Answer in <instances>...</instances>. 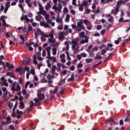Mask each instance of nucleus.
I'll return each instance as SVG.
<instances>
[{
  "mask_svg": "<svg viewBox=\"0 0 130 130\" xmlns=\"http://www.w3.org/2000/svg\"><path fill=\"white\" fill-rule=\"evenodd\" d=\"M10 117H8L6 118V120H7L6 122H3L2 123V124H10L11 122V121L10 120Z\"/></svg>",
  "mask_w": 130,
  "mask_h": 130,
  "instance_id": "14",
  "label": "nucleus"
},
{
  "mask_svg": "<svg viewBox=\"0 0 130 130\" xmlns=\"http://www.w3.org/2000/svg\"><path fill=\"white\" fill-rule=\"evenodd\" d=\"M53 52L52 54L54 55H56V54L57 48L56 47H54L52 49Z\"/></svg>",
  "mask_w": 130,
  "mask_h": 130,
  "instance_id": "26",
  "label": "nucleus"
},
{
  "mask_svg": "<svg viewBox=\"0 0 130 130\" xmlns=\"http://www.w3.org/2000/svg\"><path fill=\"white\" fill-rule=\"evenodd\" d=\"M79 10V11H82L83 10V6L81 5H78Z\"/></svg>",
  "mask_w": 130,
  "mask_h": 130,
  "instance_id": "35",
  "label": "nucleus"
},
{
  "mask_svg": "<svg viewBox=\"0 0 130 130\" xmlns=\"http://www.w3.org/2000/svg\"><path fill=\"white\" fill-rule=\"evenodd\" d=\"M80 21H82L83 22V24L84 23L85 25H86L87 26H91V24L89 21H88L87 20H80Z\"/></svg>",
  "mask_w": 130,
  "mask_h": 130,
  "instance_id": "12",
  "label": "nucleus"
},
{
  "mask_svg": "<svg viewBox=\"0 0 130 130\" xmlns=\"http://www.w3.org/2000/svg\"><path fill=\"white\" fill-rule=\"evenodd\" d=\"M41 53L40 52H37L36 53V55H34L33 57V62L35 64L38 63V61L36 60L37 57V60L39 61H41L43 60V58L41 57Z\"/></svg>",
  "mask_w": 130,
  "mask_h": 130,
  "instance_id": "2",
  "label": "nucleus"
},
{
  "mask_svg": "<svg viewBox=\"0 0 130 130\" xmlns=\"http://www.w3.org/2000/svg\"><path fill=\"white\" fill-rule=\"evenodd\" d=\"M70 17L69 14L66 15L65 19V22H68L69 21Z\"/></svg>",
  "mask_w": 130,
  "mask_h": 130,
  "instance_id": "29",
  "label": "nucleus"
},
{
  "mask_svg": "<svg viewBox=\"0 0 130 130\" xmlns=\"http://www.w3.org/2000/svg\"><path fill=\"white\" fill-rule=\"evenodd\" d=\"M76 30L78 31H81L82 29L85 30V27L83 24V22L80 21L77 22Z\"/></svg>",
  "mask_w": 130,
  "mask_h": 130,
  "instance_id": "4",
  "label": "nucleus"
},
{
  "mask_svg": "<svg viewBox=\"0 0 130 130\" xmlns=\"http://www.w3.org/2000/svg\"><path fill=\"white\" fill-rule=\"evenodd\" d=\"M119 10V9L118 7L116 6L115 8H114L111 10L110 13L113 14L114 15H115L117 13Z\"/></svg>",
  "mask_w": 130,
  "mask_h": 130,
  "instance_id": "9",
  "label": "nucleus"
},
{
  "mask_svg": "<svg viewBox=\"0 0 130 130\" xmlns=\"http://www.w3.org/2000/svg\"><path fill=\"white\" fill-rule=\"evenodd\" d=\"M130 121V115L128 117L126 118L125 120V122Z\"/></svg>",
  "mask_w": 130,
  "mask_h": 130,
  "instance_id": "59",
  "label": "nucleus"
},
{
  "mask_svg": "<svg viewBox=\"0 0 130 130\" xmlns=\"http://www.w3.org/2000/svg\"><path fill=\"white\" fill-rule=\"evenodd\" d=\"M58 90V86H56L55 87V89L53 91L52 90H50V92L51 94H55L57 92Z\"/></svg>",
  "mask_w": 130,
  "mask_h": 130,
  "instance_id": "16",
  "label": "nucleus"
},
{
  "mask_svg": "<svg viewBox=\"0 0 130 130\" xmlns=\"http://www.w3.org/2000/svg\"><path fill=\"white\" fill-rule=\"evenodd\" d=\"M72 29L71 28H68L67 30V33H66V34H67V33H71L72 32Z\"/></svg>",
  "mask_w": 130,
  "mask_h": 130,
  "instance_id": "58",
  "label": "nucleus"
},
{
  "mask_svg": "<svg viewBox=\"0 0 130 130\" xmlns=\"http://www.w3.org/2000/svg\"><path fill=\"white\" fill-rule=\"evenodd\" d=\"M63 28V26L61 25H59L57 27V29L60 30H62Z\"/></svg>",
  "mask_w": 130,
  "mask_h": 130,
  "instance_id": "50",
  "label": "nucleus"
},
{
  "mask_svg": "<svg viewBox=\"0 0 130 130\" xmlns=\"http://www.w3.org/2000/svg\"><path fill=\"white\" fill-rule=\"evenodd\" d=\"M92 61V58H87L86 59V62L87 63H90Z\"/></svg>",
  "mask_w": 130,
  "mask_h": 130,
  "instance_id": "38",
  "label": "nucleus"
},
{
  "mask_svg": "<svg viewBox=\"0 0 130 130\" xmlns=\"http://www.w3.org/2000/svg\"><path fill=\"white\" fill-rule=\"evenodd\" d=\"M47 23V22H40V25L41 26H43L45 28H49L50 27V26Z\"/></svg>",
  "mask_w": 130,
  "mask_h": 130,
  "instance_id": "8",
  "label": "nucleus"
},
{
  "mask_svg": "<svg viewBox=\"0 0 130 130\" xmlns=\"http://www.w3.org/2000/svg\"><path fill=\"white\" fill-rule=\"evenodd\" d=\"M72 3L73 5L74 6H76V0H72Z\"/></svg>",
  "mask_w": 130,
  "mask_h": 130,
  "instance_id": "52",
  "label": "nucleus"
},
{
  "mask_svg": "<svg viewBox=\"0 0 130 130\" xmlns=\"http://www.w3.org/2000/svg\"><path fill=\"white\" fill-rule=\"evenodd\" d=\"M68 9L66 7H65L63 9V12L64 13H66L67 12H68Z\"/></svg>",
  "mask_w": 130,
  "mask_h": 130,
  "instance_id": "47",
  "label": "nucleus"
},
{
  "mask_svg": "<svg viewBox=\"0 0 130 130\" xmlns=\"http://www.w3.org/2000/svg\"><path fill=\"white\" fill-rule=\"evenodd\" d=\"M37 31L39 34L41 35H44V33L41 31L39 29H37Z\"/></svg>",
  "mask_w": 130,
  "mask_h": 130,
  "instance_id": "36",
  "label": "nucleus"
},
{
  "mask_svg": "<svg viewBox=\"0 0 130 130\" xmlns=\"http://www.w3.org/2000/svg\"><path fill=\"white\" fill-rule=\"evenodd\" d=\"M69 28L68 26L67 25H65L64 27V30L67 31Z\"/></svg>",
  "mask_w": 130,
  "mask_h": 130,
  "instance_id": "60",
  "label": "nucleus"
},
{
  "mask_svg": "<svg viewBox=\"0 0 130 130\" xmlns=\"http://www.w3.org/2000/svg\"><path fill=\"white\" fill-rule=\"evenodd\" d=\"M106 52V50L103 49L101 51V54L102 55H104L105 53Z\"/></svg>",
  "mask_w": 130,
  "mask_h": 130,
  "instance_id": "40",
  "label": "nucleus"
},
{
  "mask_svg": "<svg viewBox=\"0 0 130 130\" xmlns=\"http://www.w3.org/2000/svg\"><path fill=\"white\" fill-rule=\"evenodd\" d=\"M56 5L55 4L53 5L52 7V8L55 10V12H57L58 11V12H60L61 11V10L59 7H57Z\"/></svg>",
  "mask_w": 130,
  "mask_h": 130,
  "instance_id": "11",
  "label": "nucleus"
},
{
  "mask_svg": "<svg viewBox=\"0 0 130 130\" xmlns=\"http://www.w3.org/2000/svg\"><path fill=\"white\" fill-rule=\"evenodd\" d=\"M62 64L60 63H58L57 64V66L58 68V69H57V71H58L59 70H60L61 67V66Z\"/></svg>",
  "mask_w": 130,
  "mask_h": 130,
  "instance_id": "39",
  "label": "nucleus"
},
{
  "mask_svg": "<svg viewBox=\"0 0 130 130\" xmlns=\"http://www.w3.org/2000/svg\"><path fill=\"white\" fill-rule=\"evenodd\" d=\"M0 80L2 81L3 82H5L7 81V80L5 79V77L4 76H3L0 78Z\"/></svg>",
  "mask_w": 130,
  "mask_h": 130,
  "instance_id": "56",
  "label": "nucleus"
},
{
  "mask_svg": "<svg viewBox=\"0 0 130 130\" xmlns=\"http://www.w3.org/2000/svg\"><path fill=\"white\" fill-rule=\"evenodd\" d=\"M32 4L33 5L35 6L36 7L37 6V2L36 1H34L32 2Z\"/></svg>",
  "mask_w": 130,
  "mask_h": 130,
  "instance_id": "64",
  "label": "nucleus"
},
{
  "mask_svg": "<svg viewBox=\"0 0 130 130\" xmlns=\"http://www.w3.org/2000/svg\"><path fill=\"white\" fill-rule=\"evenodd\" d=\"M57 68V67L55 65H54L52 68V71L51 72L52 73H54L55 72V70Z\"/></svg>",
  "mask_w": 130,
  "mask_h": 130,
  "instance_id": "25",
  "label": "nucleus"
},
{
  "mask_svg": "<svg viewBox=\"0 0 130 130\" xmlns=\"http://www.w3.org/2000/svg\"><path fill=\"white\" fill-rule=\"evenodd\" d=\"M2 91L4 92V94H5V95H7V94L8 91L6 88L5 87H3L2 89Z\"/></svg>",
  "mask_w": 130,
  "mask_h": 130,
  "instance_id": "28",
  "label": "nucleus"
},
{
  "mask_svg": "<svg viewBox=\"0 0 130 130\" xmlns=\"http://www.w3.org/2000/svg\"><path fill=\"white\" fill-rule=\"evenodd\" d=\"M24 18L26 22H30V19L28 18L27 15H25L24 16Z\"/></svg>",
  "mask_w": 130,
  "mask_h": 130,
  "instance_id": "37",
  "label": "nucleus"
},
{
  "mask_svg": "<svg viewBox=\"0 0 130 130\" xmlns=\"http://www.w3.org/2000/svg\"><path fill=\"white\" fill-rule=\"evenodd\" d=\"M48 41L50 43H52L51 44V46H56L58 44V42H56V40L54 39V38L53 39H48Z\"/></svg>",
  "mask_w": 130,
  "mask_h": 130,
  "instance_id": "7",
  "label": "nucleus"
},
{
  "mask_svg": "<svg viewBox=\"0 0 130 130\" xmlns=\"http://www.w3.org/2000/svg\"><path fill=\"white\" fill-rule=\"evenodd\" d=\"M101 2L102 4H105L108 2H109L107 0H101Z\"/></svg>",
  "mask_w": 130,
  "mask_h": 130,
  "instance_id": "41",
  "label": "nucleus"
},
{
  "mask_svg": "<svg viewBox=\"0 0 130 130\" xmlns=\"http://www.w3.org/2000/svg\"><path fill=\"white\" fill-rule=\"evenodd\" d=\"M30 107H32L34 105V103L33 102L31 101L30 102Z\"/></svg>",
  "mask_w": 130,
  "mask_h": 130,
  "instance_id": "57",
  "label": "nucleus"
},
{
  "mask_svg": "<svg viewBox=\"0 0 130 130\" xmlns=\"http://www.w3.org/2000/svg\"><path fill=\"white\" fill-rule=\"evenodd\" d=\"M85 32L83 31L80 32L79 34V36L81 37H82L85 35Z\"/></svg>",
  "mask_w": 130,
  "mask_h": 130,
  "instance_id": "48",
  "label": "nucleus"
},
{
  "mask_svg": "<svg viewBox=\"0 0 130 130\" xmlns=\"http://www.w3.org/2000/svg\"><path fill=\"white\" fill-rule=\"evenodd\" d=\"M88 4V2L86 1H84L83 2L82 5L83 6H86Z\"/></svg>",
  "mask_w": 130,
  "mask_h": 130,
  "instance_id": "43",
  "label": "nucleus"
},
{
  "mask_svg": "<svg viewBox=\"0 0 130 130\" xmlns=\"http://www.w3.org/2000/svg\"><path fill=\"white\" fill-rule=\"evenodd\" d=\"M67 72V70H63L61 73V74L62 75H65L66 74Z\"/></svg>",
  "mask_w": 130,
  "mask_h": 130,
  "instance_id": "55",
  "label": "nucleus"
},
{
  "mask_svg": "<svg viewBox=\"0 0 130 130\" xmlns=\"http://www.w3.org/2000/svg\"><path fill=\"white\" fill-rule=\"evenodd\" d=\"M41 90L40 89L37 91V95L38 99L35 98L34 100L36 103L37 105L40 104L41 103V101L44 99V94L41 93Z\"/></svg>",
  "mask_w": 130,
  "mask_h": 130,
  "instance_id": "1",
  "label": "nucleus"
},
{
  "mask_svg": "<svg viewBox=\"0 0 130 130\" xmlns=\"http://www.w3.org/2000/svg\"><path fill=\"white\" fill-rule=\"evenodd\" d=\"M79 47L78 45H77V47L76 48L75 51H74V53H78L80 51L84 49V47H82L80 49L78 50Z\"/></svg>",
  "mask_w": 130,
  "mask_h": 130,
  "instance_id": "17",
  "label": "nucleus"
},
{
  "mask_svg": "<svg viewBox=\"0 0 130 130\" xmlns=\"http://www.w3.org/2000/svg\"><path fill=\"white\" fill-rule=\"evenodd\" d=\"M101 53L100 52H98L96 53V57L95 58V60L97 59H100L102 58V56L101 55Z\"/></svg>",
  "mask_w": 130,
  "mask_h": 130,
  "instance_id": "18",
  "label": "nucleus"
},
{
  "mask_svg": "<svg viewBox=\"0 0 130 130\" xmlns=\"http://www.w3.org/2000/svg\"><path fill=\"white\" fill-rule=\"evenodd\" d=\"M74 75L73 74H72L71 75V78L68 79V80L69 82L73 81L74 79Z\"/></svg>",
  "mask_w": 130,
  "mask_h": 130,
  "instance_id": "23",
  "label": "nucleus"
},
{
  "mask_svg": "<svg viewBox=\"0 0 130 130\" xmlns=\"http://www.w3.org/2000/svg\"><path fill=\"white\" fill-rule=\"evenodd\" d=\"M123 3V1L122 0H120L117 2V6H118V8H119V6Z\"/></svg>",
  "mask_w": 130,
  "mask_h": 130,
  "instance_id": "27",
  "label": "nucleus"
},
{
  "mask_svg": "<svg viewBox=\"0 0 130 130\" xmlns=\"http://www.w3.org/2000/svg\"><path fill=\"white\" fill-rule=\"evenodd\" d=\"M21 89V87L20 86L19 84H17V87L16 88H15V90H13V91H19Z\"/></svg>",
  "mask_w": 130,
  "mask_h": 130,
  "instance_id": "24",
  "label": "nucleus"
},
{
  "mask_svg": "<svg viewBox=\"0 0 130 130\" xmlns=\"http://www.w3.org/2000/svg\"><path fill=\"white\" fill-rule=\"evenodd\" d=\"M56 21L57 23H60L61 24L62 23V19L60 18V17L59 15H58L57 16Z\"/></svg>",
  "mask_w": 130,
  "mask_h": 130,
  "instance_id": "15",
  "label": "nucleus"
},
{
  "mask_svg": "<svg viewBox=\"0 0 130 130\" xmlns=\"http://www.w3.org/2000/svg\"><path fill=\"white\" fill-rule=\"evenodd\" d=\"M4 16H2L0 18V20H2V22L3 23V25L4 26H7V25L6 24L5 20V19H4Z\"/></svg>",
  "mask_w": 130,
  "mask_h": 130,
  "instance_id": "19",
  "label": "nucleus"
},
{
  "mask_svg": "<svg viewBox=\"0 0 130 130\" xmlns=\"http://www.w3.org/2000/svg\"><path fill=\"white\" fill-rule=\"evenodd\" d=\"M54 76L51 75H48L47 76V78L48 80H50L51 79H53L54 78Z\"/></svg>",
  "mask_w": 130,
  "mask_h": 130,
  "instance_id": "34",
  "label": "nucleus"
},
{
  "mask_svg": "<svg viewBox=\"0 0 130 130\" xmlns=\"http://www.w3.org/2000/svg\"><path fill=\"white\" fill-rule=\"evenodd\" d=\"M66 79L64 78V79L62 80L59 83H58V85L59 86L61 85L62 84H63L65 82V80Z\"/></svg>",
  "mask_w": 130,
  "mask_h": 130,
  "instance_id": "33",
  "label": "nucleus"
},
{
  "mask_svg": "<svg viewBox=\"0 0 130 130\" xmlns=\"http://www.w3.org/2000/svg\"><path fill=\"white\" fill-rule=\"evenodd\" d=\"M46 52L45 51V50L44 49H43V51H42V56L44 57L46 55Z\"/></svg>",
  "mask_w": 130,
  "mask_h": 130,
  "instance_id": "49",
  "label": "nucleus"
},
{
  "mask_svg": "<svg viewBox=\"0 0 130 130\" xmlns=\"http://www.w3.org/2000/svg\"><path fill=\"white\" fill-rule=\"evenodd\" d=\"M51 7V5L50 3H47L46 5L45 6L46 9L48 10Z\"/></svg>",
  "mask_w": 130,
  "mask_h": 130,
  "instance_id": "31",
  "label": "nucleus"
},
{
  "mask_svg": "<svg viewBox=\"0 0 130 130\" xmlns=\"http://www.w3.org/2000/svg\"><path fill=\"white\" fill-rule=\"evenodd\" d=\"M66 35L67 34L63 31H60L58 33V39L59 40H63L64 38V36Z\"/></svg>",
  "mask_w": 130,
  "mask_h": 130,
  "instance_id": "6",
  "label": "nucleus"
},
{
  "mask_svg": "<svg viewBox=\"0 0 130 130\" xmlns=\"http://www.w3.org/2000/svg\"><path fill=\"white\" fill-rule=\"evenodd\" d=\"M20 40H19L20 43L21 44H23L24 43L25 40L23 36L21 35L20 36Z\"/></svg>",
  "mask_w": 130,
  "mask_h": 130,
  "instance_id": "13",
  "label": "nucleus"
},
{
  "mask_svg": "<svg viewBox=\"0 0 130 130\" xmlns=\"http://www.w3.org/2000/svg\"><path fill=\"white\" fill-rule=\"evenodd\" d=\"M65 89L64 88H61V91H60V94H62L63 93Z\"/></svg>",
  "mask_w": 130,
  "mask_h": 130,
  "instance_id": "62",
  "label": "nucleus"
},
{
  "mask_svg": "<svg viewBox=\"0 0 130 130\" xmlns=\"http://www.w3.org/2000/svg\"><path fill=\"white\" fill-rule=\"evenodd\" d=\"M75 68V67L74 66H72L70 67V69L71 71H73L74 70Z\"/></svg>",
  "mask_w": 130,
  "mask_h": 130,
  "instance_id": "63",
  "label": "nucleus"
},
{
  "mask_svg": "<svg viewBox=\"0 0 130 130\" xmlns=\"http://www.w3.org/2000/svg\"><path fill=\"white\" fill-rule=\"evenodd\" d=\"M54 57H51L50 56L46 57V58L50 60H53Z\"/></svg>",
  "mask_w": 130,
  "mask_h": 130,
  "instance_id": "51",
  "label": "nucleus"
},
{
  "mask_svg": "<svg viewBox=\"0 0 130 130\" xmlns=\"http://www.w3.org/2000/svg\"><path fill=\"white\" fill-rule=\"evenodd\" d=\"M36 16V19L37 21H39L40 20L42 17L40 14Z\"/></svg>",
  "mask_w": 130,
  "mask_h": 130,
  "instance_id": "32",
  "label": "nucleus"
},
{
  "mask_svg": "<svg viewBox=\"0 0 130 130\" xmlns=\"http://www.w3.org/2000/svg\"><path fill=\"white\" fill-rule=\"evenodd\" d=\"M44 15V18L46 20V22L48 23H50L52 21V20L49 19L50 16L48 14H45Z\"/></svg>",
  "mask_w": 130,
  "mask_h": 130,
  "instance_id": "10",
  "label": "nucleus"
},
{
  "mask_svg": "<svg viewBox=\"0 0 130 130\" xmlns=\"http://www.w3.org/2000/svg\"><path fill=\"white\" fill-rule=\"evenodd\" d=\"M38 6H39V12L37 13V14H42L43 15H45L47 13V12L44 10V7L42 6L41 4L39 3L38 4Z\"/></svg>",
  "mask_w": 130,
  "mask_h": 130,
  "instance_id": "5",
  "label": "nucleus"
},
{
  "mask_svg": "<svg viewBox=\"0 0 130 130\" xmlns=\"http://www.w3.org/2000/svg\"><path fill=\"white\" fill-rule=\"evenodd\" d=\"M79 40V39L78 38H77L73 40H71V41L70 42V44L72 45L71 48L72 50H74L76 48H75L78 45L77 42Z\"/></svg>",
  "mask_w": 130,
  "mask_h": 130,
  "instance_id": "3",
  "label": "nucleus"
},
{
  "mask_svg": "<svg viewBox=\"0 0 130 130\" xmlns=\"http://www.w3.org/2000/svg\"><path fill=\"white\" fill-rule=\"evenodd\" d=\"M30 73L33 75H34L35 74V71L33 69H31L30 71Z\"/></svg>",
  "mask_w": 130,
  "mask_h": 130,
  "instance_id": "54",
  "label": "nucleus"
},
{
  "mask_svg": "<svg viewBox=\"0 0 130 130\" xmlns=\"http://www.w3.org/2000/svg\"><path fill=\"white\" fill-rule=\"evenodd\" d=\"M51 49V47L50 46H48L46 49L47 53V56H50L51 52L50 51Z\"/></svg>",
  "mask_w": 130,
  "mask_h": 130,
  "instance_id": "21",
  "label": "nucleus"
},
{
  "mask_svg": "<svg viewBox=\"0 0 130 130\" xmlns=\"http://www.w3.org/2000/svg\"><path fill=\"white\" fill-rule=\"evenodd\" d=\"M70 12L73 15H75V12L73 9H72L70 11Z\"/></svg>",
  "mask_w": 130,
  "mask_h": 130,
  "instance_id": "61",
  "label": "nucleus"
},
{
  "mask_svg": "<svg viewBox=\"0 0 130 130\" xmlns=\"http://www.w3.org/2000/svg\"><path fill=\"white\" fill-rule=\"evenodd\" d=\"M10 2H7L5 4V6H6L5 7L7 8H8L10 7Z\"/></svg>",
  "mask_w": 130,
  "mask_h": 130,
  "instance_id": "45",
  "label": "nucleus"
},
{
  "mask_svg": "<svg viewBox=\"0 0 130 130\" xmlns=\"http://www.w3.org/2000/svg\"><path fill=\"white\" fill-rule=\"evenodd\" d=\"M51 15V17H52V18L53 19H54L55 18V16L54 12L53 11H52L50 13Z\"/></svg>",
  "mask_w": 130,
  "mask_h": 130,
  "instance_id": "44",
  "label": "nucleus"
},
{
  "mask_svg": "<svg viewBox=\"0 0 130 130\" xmlns=\"http://www.w3.org/2000/svg\"><path fill=\"white\" fill-rule=\"evenodd\" d=\"M8 106L9 108L10 109H11L13 106V103H9L8 104Z\"/></svg>",
  "mask_w": 130,
  "mask_h": 130,
  "instance_id": "53",
  "label": "nucleus"
},
{
  "mask_svg": "<svg viewBox=\"0 0 130 130\" xmlns=\"http://www.w3.org/2000/svg\"><path fill=\"white\" fill-rule=\"evenodd\" d=\"M19 107L21 109H23L24 108V103L22 101H21L20 103Z\"/></svg>",
  "mask_w": 130,
  "mask_h": 130,
  "instance_id": "22",
  "label": "nucleus"
},
{
  "mask_svg": "<svg viewBox=\"0 0 130 130\" xmlns=\"http://www.w3.org/2000/svg\"><path fill=\"white\" fill-rule=\"evenodd\" d=\"M17 83L15 82H14L12 84V87H11V89L12 90H15V86L16 85Z\"/></svg>",
  "mask_w": 130,
  "mask_h": 130,
  "instance_id": "30",
  "label": "nucleus"
},
{
  "mask_svg": "<svg viewBox=\"0 0 130 130\" xmlns=\"http://www.w3.org/2000/svg\"><path fill=\"white\" fill-rule=\"evenodd\" d=\"M88 42V38H86L85 39H83L80 42V43L82 44H83L85 43H87Z\"/></svg>",
  "mask_w": 130,
  "mask_h": 130,
  "instance_id": "20",
  "label": "nucleus"
},
{
  "mask_svg": "<svg viewBox=\"0 0 130 130\" xmlns=\"http://www.w3.org/2000/svg\"><path fill=\"white\" fill-rule=\"evenodd\" d=\"M47 82V81L45 80L44 78H43L41 80V82L42 83H46Z\"/></svg>",
  "mask_w": 130,
  "mask_h": 130,
  "instance_id": "46",
  "label": "nucleus"
},
{
  "mask_svg": "<svg viewBox=\"0 0 130 130\" xmlns=\"http://www.w3.org/2000/svg\"><path fill=\"white\" fill-rule=\"evenodd\" d=\"M95 3L98 4V3L97 1L95 2V3L93 4V5L91 7L93 9H95L96 8V6L95 5Z\"/></svg>",
  "mask_w": 130,
  "mask_h": 130,
  "instance_id": "42",
  "label": "nucleus"
}]
</instances>
